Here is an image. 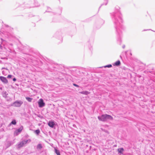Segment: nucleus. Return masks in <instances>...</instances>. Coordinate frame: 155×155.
Returning <instances> with one entry per match:
<instances>
[{
    "label": "nucleus",
    "mask_w": 155,
    "mask_h": 155,
    "mask_svg": "<svg viewBox=\"0 0 155 155\" xmlns=\"http://www.w3.org/2000/svg\"><path fill=\"white\" fill-rule=\"evenodd\" d=\"M120 9V8L118 6H116L114 8V12L111 13L110 15L114 24V27L115 29L117 40L120 42L121 37L122 35L123 28L121 23L123 20Z\"/></svg>",
    "instance_id": "nucleus-1"
},
{
    "label": "nucleus",
    "mask_w": 155,
    "mask_h": 155,
    "mask_svg": "<svg viewBox=\"0 0 155 155\" xmlns=\"http://www.w3.org/2000/svg\"><path fill=\"white\" fill-rule=\"evenodd\" d=\"M1 43L0 44V49L3 50L4 48L7 49L8 48V51L11 53H15V52L13 47L12 44H9L5 40L1 38Z\"/></svg>",
    "instance_id": "nucleus-2"
},
{
    "label": "nucleus",
    "mask_w": 155,
    "mask_h": 155,
    "mask_svg": "<svg viewBox=\"0 0 155 155\" xmlns=\"http://www.w3.org/2000/svg\"><path fill=\"white\" fill-rule=\"evenodd\" d=\"M98 118L99 120L102 121H106L107 120H112L113 117L110 115L107 114H103L101 116L98 117Z\"/></svg>",
    "instance_id": "nucleus-3"
},
{
    "label": "nucleus",
    "mask_w": 155,
    "mask_h": 155,
    "mask_svg": "<svg viewBox=\"0 0 155 155\" xmlns=\"http://www.w3.org/2000/svg\"><path fill=\"white\" fill-rule=\"evenodd\" d=\"M0 35L2 37H5L7 38H11L13 37L12 35L10 33L4 31L3 29H1L0 31Z\"/></svg>",
    "instance_id": "nucleus-4"
},
{
    "label": "nucleus",
    "mask_w": 155,
    "mask_h": 155,
    "mask_svg": "<svg viewBox=\"0 0 155 155\" xmlns=\"http://www.w3.org/2000/svg\"><path fill=\"white\" fill-rule=\"evenodd\" d=\"M23 103V102L21 101H16L13 103V105L16 107H20Z\"/></svg>",
    "instance_id": "nucleus-5"
},
{
    "label": "nucleus",
    "mask_w": 155,
    "mask_h": 155,
    "mask_svg": "<svg viewBox=\"0 0 155 155\" xmlns=\"http://www.w3.org/2000/svg\"><path fill=\"white\" fill-rule=\"evenodd\" d=\"M28 141V140H23L18 145V148H20L23 147V145L25 144Z\"/></svg>",
    "instance_id": "nucleus-6"
},
{
    "label": "nucleus",
    "mask_w": 155,
    "mask_h": 155,
    "mask_svg": "<svg viewBox=\"0 0 155 155\" xmlns=\"http://www.w3.org/2000/svg\"><path fill=\"white\" fill-rule=\"evenodd\" d=\"M38 103L39 105V107H44L45 105V104L43 100L42 99H40L39 100Z\"/></svg>",
    "instance_id": "nucleus-7"
},
{
    "label": "nucleus",
    "mask_w": 155,
    "mask_h": 155,
    "mask_svg": "<svg viewBox=\"0 0 155 155\" xmlns=\"http://www.w3.org/2000/svg\"><path fill=\"white\" fill-rule=\"evenodd\" d=\"M0 79L4 83L7 84L8 83V81L5 77L0 76Z\"/></svg>",
    "instance_id": "nucleus-8"
},
{
    "label": "nucleus",
    "mask_w": 155,
    "mask_h": 155,
    "mask_svg": "<svg viewBox=\"0 0 155 155\" xmlns=\"http://www.w3.org/2000/svg\"><path fill=\"white\" fill-rule=\"evenodd\" d=\"M23 127L22 126H21L18 130H16L15 132V134L16 135H17L19 133H20L22 130Z\"/></svg>",
    "instance_id": "nucleus-9"
},
{
    "label": "nucleus",
    "mask_w": 155,
    "mask_h": 155,
    "mask_svg": "<svg viewBox=\"0 0 155 155\" xmlns=\"http://www.w3.org/2000/svg\"><path fill=\"white\" fill-rule=\"evenodd\" d=\"M48 125L50 127L53 128L55 125V124L53 121H50L48 123Z\"/></svg>",
    "instance_id": "nucleus-10"
},
{
    "label": "nucleus",
    "mask_w": 155,
    "mask_h": 155,
    "mask_svg": "<svg viewBox=\"0 0 155 155\" xmlns=\"http://www.w3.org/2000/svg\"><path fill=\"white\" fill-rule=\"evenodd\" d=\"M120 64V62L119 60L117 61L113 64L114 66H119Z\"/></svg>",
    "instance_id": "nucleus-11"
},
{
    "label": "nucleus",
    "mask_w": 155,
    "mask_h": 155,
    "mask_svg": "<svg viewBox=\"0 0 155 155\" xmlns=\"http://www.w3.org/2000/svg\"><path fill=\"white\" fill-rule=\"evenodd\" d=\"M79 93L85 95H87L88 94H89L90 93L87 91H85L79 92Z\"/></svg>",
    "instance_id": "nucleus-12"
},
{
    "label": "nucleus",
    "mask_w": 155,
    "mask_h": 155,
    "mask_svg": "<svg viewBox=\"0 0 155 155\" xmlns=\"http://www.w3.org/2000/svg\"><path fill=\"white\" fill-rule=\"evenodd\" d=\"M117 151L119 153L122 154L124 151V149L123 148H120L118 149Z\"/></svg>",
    "instance_id": "nucleus-13"
},
{
    "label": "nucleus",
    "mask_w": 155,
    "mask_h": 155,
    "mask_svg": "<svg viewBox=\"0 0 155 155\" xmlns=\"http://www.w3.org/2000/svg\"><path fill=\"white\" fill-rule=\"evenodd\" d=\"M16 124V122L15 120H13L9 124L8 126H10L12 124L15 125Z\"/></svg>",
    "instance_id": "nucleus-14"
},
{
    "label": "nucleus",
    "mask_w": 155,
    "mask_h": 155,
    "mask_svg": "<svg viewBox=\"0 0 155 155\" xmlns=\"http://www.w3.org/2000/svg\"><path fill=\"white\" fill-rule=\"evenodd\" d=\"M55 153L57 154V155H61L59 151L56 149H54Z\"/></svg>",
    "instance_id": "nucleus-15"
},
{
    "label": "nucleus",
    "mask_w": 155,
    "mask_h": 155,
    "mask_svg": "<svg viewBox=\"0 0 155 155\" xmlns=\"http://www.w3.org/2000/svg\"><path fill=\"white\" fill-rule=\"evenodd\" d=\"M25 98L27 101L29 102H31L33 100V98L29 97H26Z\"/></svg>",
    "instance_id": "nucleus-16"
},
{
    "label": "nucleus",
    "mask_w": 155,
    "mask_h": 155,
    "mask_svg": "<svg viewBox=\"0 0 155 155\" xmlns=\"http://www.w3.org/2000/svg\"><path fill=\"white\" fill-rule=\"evenodd\" d=\"M34 133L37 135H38L40 133V131L39 129H38L34 131Z\"/></svg>",
    "instance_id": "nucleus-17"
},
{
    "label": "nucleus",
    "mask_w": 155,
    "mask_h": 155,
    "mask_svg": "<svg viewBox=\"0 0 155 155\" xmlns=\"http://www.w3.org/2000/svg\"><path fill=\"white\" fill-rule=\"evenodd\" d=\"M42 148V146L41 144H39L38 145L37 147V149H41Z\"/></svg>",
    "instance_id": "nucleus-18"
},
{
    "label": "nucleus",
    "mask_w": 155,
    "mask_h": 155,
    "mask_svg": "<svg viewBox=\"0 0 155 155\" xmlns=\"http://www.w3.org/2000/svg\"><path fill=\"white\" fill-rule=\"evenodd\" d=\"M8 95V94L6 92H4L3 93V96L5 98H6L7 97Z\"/></svg>",
    "instance_id": "nucleus-19"
},
{
    "label": "nucleus",
    "mask_w": 155,
    "mask_h": 155,
    "mask_svg": "<svg viewBox=\"0 0 155 155\" xmlns=\"http://www.w3.org/2000/svg\"><path fill=\"white\" fill-rule=\"evenodd\" d=\"M112 67V65L110 64H108V65H107L106 66H105L104 67V68H106V67H107V68H110Z\"/></svg>",
    "instance_id": "nucleus-20"
},
{
    "label": "nucleus",
    "mask_w": 155,
    "mask_h": 155,
    "mask_svg": "<svg viewBox=\"0 0 155 155\" xmlns=\"http://www.w3.org/2000/svg\"><path fill=\"white\" fill-rule=\"evenodd\" d=\"M73 85L74 86H75V87H79V86L78 85H77V84H75L73 83Z\"/></svg>",
    "instance_id": "nucleus-21"
},
{
    "label": "nucleus",
    "mask_w": 155,
    "mask_h": 155,
    "mask_svg": "<svg viewBox=\"0 0 155 155\" xmlns=\"http://www.w3.org/2000/svg\"><path fill=\"white\" fill-rule=\"evenodd\" d=\"M101 130H102L103 131H104L106 133H107L108 132L107 131V130H105L103 128H101Z\"/></svg>",
    "instance_id": "nucleus-22"
},
{
    "label": "nucleus",
    "mask_w": 155,
    "mask_h": 155,
    "mask_svg": "<svg viewBox=\"0 0 155 155\" xmlns=\"http://www.w3.org/2000/svg\"><path fill=\"white\" fill-rule=\"evenodd\" d=\"M12 77V75H8L7 76L8 78H11Z\"/></svg>",
    "instance_id": "nucleus-23"
},
{
    "label": "nucleus",
    "mask_w": 155,
    "mask_h": 155,
    "mask_svg": "<svg viewBox=\"0 0 155 155\" xmlns=\"http://www.w3.org/2000/svg\"><path fill=\"white\" fill-rule=\"evenodd\" d=\"M104 0L106 2V3L105 4V5H106L107 4V3H108V0Z\"/></svg>",
    "instance_id": "nucleus-24"
},
{
    "label": "nucleus",
    "mask_w": 155,
    "mask_h": 155,
    "mask_svg": "<svg viewBox=\"0 0 155 155\" xmlns=\"http://www.w3.org/2000/svg\"><path fill=\"white\" fill-rule=\"evenodd\" d=\"M13 80L14 81H16V79L15 78H14L13 79Z\"/></svg>",
    "instance_id": "nucleus-25"
},
{
    "label": "nucleus",
    "mask_w": 155,
    "mask_h": 155,
    "mask_svg": "<svg viewBox=\"0 0 155 155\" xmlns=\"http://www.w3.org/2000/svg\"><path fill=\"white\" fill-rule=\"evenodd\" d=\"M6 69V70H8V69L7 68H2V69Z\"/></svg>",
    "instance_id": "nucleus-26"
},
{
    "label": "nucleus",
    "mask_w": 155,
    "mask_h": 155,
    "mask_svg": "<svg viewBox=\"0 0 155 155\" xmlns=\"http://www.w3.org/2000/svg\"><path fill=\"white\" fill-rule=\"evenodd\" d=\"M125 47V45H123L122 46V48H124Z\"/></svg>",
    "instance_id": "nucleus-27"
},
{
    "label": "nucleus",
    "mask_w": 155,
    "mask_h": 155,
    "mask_svg": "<svg viewBox=\"0 0 155 155\" xmlns=\"http://www.w3.org/2000/svg\"><path fill=\"white\" fill-rule=\"evenodd\" d=\"M38 6H39L38 5H35V7H38Z\"/></svg>",
    "instance_id": "nucleus-28"
},
{
    "label": "nucleus",
    "mask_w": 155,
    "mask_h": 155,
    "mask_svg": "<svg viewBox=\"0 0 155 155\" xmlns=\"http://www.w3.org/2000/svg\"><path fill=\"white\" fill-rule=\"evenodd\" d=\"M6 27H8V25H6Z\"/></svg>",
    "instance_id": "nucleus-29"
}]
</instances>
